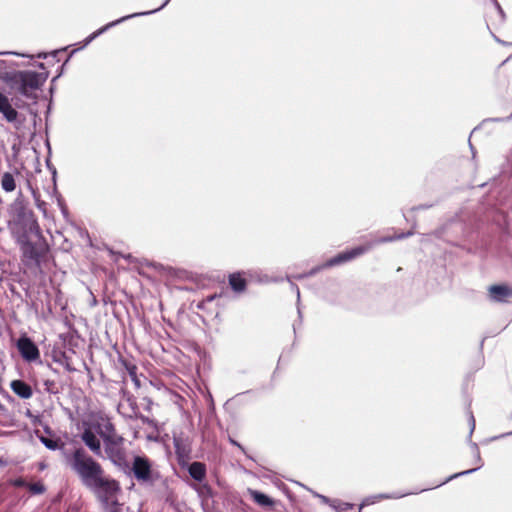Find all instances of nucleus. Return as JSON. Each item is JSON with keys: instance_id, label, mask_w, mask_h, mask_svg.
<instances>
[{"instance_id": "obj_15", "label": "nucleus", "mask_w": 512, "mask_h": 512, "mask_svg": "<svg viewBox=\"0 0 512 512\" xmlns=\"http://www.w3.org/2000/svg\"><path fill=\"white\" fill-rule=\"evenodd\" d=\"M16 241L18 244H20L24 257L32 260L37 259L38 253L35 249L34 244L31 241H29V237H25L23 240L19 239Z\"/></svg>"}, {"instance_id": "obj_11", "label": "nucleus", "mask_w": 512, "mask_h": 512, "mask_svg": "<svg viewBox=\"0 0 512 512\" xmlns=\"http://www.w3.org/2000/svg\"><path fill=\"white\" fill-rule=\"evenodd\" d=\"M489 297L494 302H504L512 296V290L506 285H492L488 289Z\"/></svg>"}, {"instance_id": "obj_25", "label": "nucleus", "mask_w": 512, "mask_h": 512, "mask_svg": "<svg viewBox=\"0 0 512 512\" xmlns=\"http://www.w3.org/2000/svg\"><path fill=\"white\" fill-rule=\"evenodd\" d=\"M105 509L107 512H123V507L118 502L105 506Z\"/></svg>"}, {"instance_id": "obj_36", "label": "nucleus", "mask_w": 512, "mask_h": 512, "mask_svg": "<svg viewBox=\"0 0 512 512\" xmlns=\"http://www.w3.org/2000/svg\"><path fill=\"white\" fill-rule=\"evenodd\" d=\"M231 442H232L234 445H236V446H238V447H240V448H241V446H240L237 442H235V441H233V440H232Z\"/></svg>"}, {"instance_id": "obj_4", "label": "nucleus", "mask_w": 512, "mask_h": 512, "mask_svg": "<svg viewBox=\"0 0 512 512\" xmlns=\"http://www.w3.org/2000/svg\"><path fill=\"white\" fill-rule=\"evenodd\" d=\"M47 73L18 71L6 76L7 82L22 95L29 97L32 91L39 89L46 81Z\"/></svg>"}, {"instance_id": "obj_13", "label": "nucleus", "mask_w": 512, "mask_h": 512, "mask_svg": "<svg viewBox=\"0 0 512 512\" xmlns=\"http://www.w3.org/2000/svg\"><path fill=\"white\" fill-rule=\"evenodd\" d=\"M409 494L410 493H391V494L380 493V494H376V495H371V496L366 497L363 500L362 506L373 505V504H375L381 500H385V499H400Z\"/></svg>"}, {"instance_id": "obj_5", "label": "nucleus", "mask_w": 512, "mask_h": 512, "mask_svg": "<svg viewBox=\"0 0 512 512\" xmlns=\"http://www.w3.org/2000/svg\"><path fill=\"white\" fill-rule=\"evenodd\" d=\"M89 489L95 491L98 494L104 507L110 504L118 502L117 493L120 488L115 480L109 479L103 475L99 483L93 484Z\"/></svg>"}, {"instance_id": "obj_1", "label": "nucleus", "mask_w": 512, "mask_h": 512, "mask_svg": "<svg viewBox=\"0 0 512 512\" xmlns=\"http://www.w3.org/2000/svg\"><path fill=\"white\" fill-rule=\"evenodd\" d=\"M68 465L85 487L99 483L104 471L101 465L89 456L83 448H77L67 458Z\"/></svg>"}, {"instance_id": "obj_33", "label": "nucleus", "mask_w": 512, "mask_h": 512, "mask_svg": "<svg viewBox=\"0 0 512 512\" xmlns=\"http://www.w3.org/2000/svg\"><path fill=\"white\" fill-rule=\"evenodd\" d=\"M293 288L295 289L296 291V294H297V300L299 301L300 300V290L298 288V286L292 284Z\"/></svg>"}, {"instance_id": "obj_16", "label": "nucleus", "mask_w": 512, "mask_h": 512, "mask_svg": "<svg viewBox=\"0 0 512 512\" xmlns=\"http://www.w3.org/2000/svg\"><path fill=\"white\" fill-rule=\"evenodd\" d=\"M472 447H473L475 455H476L477 467L473 468V469L466 470V471H462V472H459V473H456V474H453L450 477H448L444 482H442L440 485L445 484V483L449 482L450 480L458 478L460 476L471 474V473L475 472L476 470H478L479 468L482 467L483 463H482V459L480 457V452H479V448H478L477 444L473 443Z\"/></svg>"}, {"instance_id": "obj_37", "label": "nucleus", "mask_w": 512, "mask_h": 512, "mask_svg": "<svg viewBox=\"0 0 512 512\" xmlns=\"http://www.w3.org/2000/svg\"><path fill=\"white\" fill-rule=\"evenodd\" d=\"M144 422H148V418H142Z\"/></svg>"}, {"instance_id": "obj_7", "label": "nucleus", "mask_w": 512, "mask_h": 512, "mask_svg": "<svg viewBox=\"0 0 512 512\" xmlns=\"http://www.w3.org/2000/svg\"><path fill=\"white\" fill-rule=\"evenodd\" d=\"M134 477L140 482H152L153 472L151 463L146 457L135 456L132 463Z\"/></svg>"}, {"instance_id": "obj_17", "label": "nucleus", "mask_w": 512, "mask_h": 512, "mask_svg": "<svg viewBox=\"0 0 512 512\" xmlns=\"http://www.w3.org/2000/svg\"><path fill=\"white\" fill-rule=\"evenodd\" d=\"M248 493L254 500V502H256L258 505L262 507H269L274 504V501L269 496L262 492L253 489H248Z\"/></svg>"}, {"instance_id": "obj_18", "label": "nucleus", "mask_w": 512, "mask_h": 512, "mask_svg": "<svg viewBox=\"0 0 512 512\" xmlns=\"http://www.w3.org/2000/svg\"><path fill=\"white\" fill-rule=\"evenodd\" d=\"M188 471L190 476L197 481H202L206 475L205 465L201 462L191 463Z\"/></svg>"}, {"instance_id": "obj_14", "label": "nucleus", "mask_w": 512, "mask_h": 512, "mask_svg": "<svg viewBox=\"0 0 512 512\" xmlns=\"http://www.w3.org/2000/svg\"><path fill=\"white\" fill-rule=\"evenodd\" d=\"M12 391L22 399H29L32 396L31 387L22 380H14L11 382Z\"/></svg>"}, {"instance_id": "obj_29", "label": "nucleus", "mask_w": 512, "mask_h": 512, "mask_svg": "<svg viewBox=\"0 0 512 512\" xmlns=\"http://www.w3.org/2000/svg\"><path fill=\"white\" fill-rule=\"evenodd\" d=\"M469 424H470V435H471L475 429V418L472 413H470Z\"/></svg>"}, {"instance_id": "obj_6", "label": "nucleus", "mask_w": 512, "mask_h": 512, "mask_svg": "<svg viewBox=\"0 0 512 512\" xmlns=\"http://www.w3.org/2000/svg\"><path fill=\"white\" fill-rule=\"evenodd\" d=\"M104 447L107 457L116 465H121L125 460V453L122 448L123 438L118 435H105Z\"/></svg>"}, {"instance_id": "obj_21", "label": "nucleus", "mask_w": 512, "mask_h": 512, "mask_svg": "<svg viewBox=\"0 0 512 512\" xmlns=\"http://www.w3.org/2000/svg\"><path fill=\"white\" fill-rule=\"evenodd\" d=\"M103 427V430L101 431V437L104 439V436L105 435H117L115 433V428H114V425L109 421H105L102 425Z\"/></svg>"}, {"instance_id": "obj_23", "label": "nucleus", "mask_w": 512, "mask_h": 512, "mask_svg": "<svg viewBox=\"0 0 512 512\" xmlns=\"http://www.w3.org/2000/svg\"><path fill=\"white\" fill-rule=\"evenodd\" d=\"M27 487L33 494H41L45 490L44 486L41 483L28 484Z\"/></svg>"}, {"instance_id": "obj_19", "label": "nucleus", "mask_w": 512, "mask_h": 512, "mask_svg": "<svg viewBox=\"0 0 512 512\" xmlns=\"http://www.w3.org/2000/svg\"><path fill=\"white\" fill-rule=\"evenodd\" d=\"M229 284L235 292H242L246 288V281L240 273H233L229 276Z\"/></svg>"}, {"instance_id": "obj_10", "label": "nucleus", "mask_w": 512, "mask_h": 512, "mask_svg": "<svg viewBox=\"0 0 512 512\" xmlns=\"http://www.w3.org/2000/svg\"><path fill=\"white\" fill-rule=\"evenodd\" d=\"M81 439L96 456H102L100 440L91 429H85L81 435Z\"/></svg>"}, {"instance_id": "obj_24", "label": "nucleus", "mask_w": 512, "mask_h": 512, "mask_svg": "<svg viewBox=\"0 0 512 512\" xmlns=\"http://www.w3.org/2000/svg\"><path fill=\"white\" fill-rule=\"evenodd\" d=\"M174 446L178 455H182L186 452L179 438L174 437Z\"/></svg>"}, {"instance_id": "obj_2", "label": "nucleus", "mask_w": 512, "mask_h": 512, "mask_svg": "<svg viewBox=\"0 0 512 512\" xmlns=\"http://www.w3.org/2000/svg\"><path fill=\"white\" fill-rule=\"evenodd\" d=\"M410 235H412V232L401 233V234H398L395 236H387V237H382V238L376 239V240L371 241L365 245L358 246L351 250L339 253L335 257L329 259L323 265L313 268L306 274L294 275L292 277L294 279H302L307 276H312L323 268L333 267V266H337V265L343 264L345 262L351 261V260L363 255L364 253H366L367 251H369L371 248H373L375 245H377L379 243H386V242H392L394 240H400V239L406 238Z\"/></svg>"}, {"instance_id": "obj_28", "label": "nucleus", "mask_w": 512, "mask_h": 512, "mask_svg": "<svg viewBox=\"0 0 512 512\" xmlns=\"http://www.w3.org/2000/svg\"><path fill=\"white\" fill-rule=\"evenodd\" d=\"M318 497L321 499V501L325 504H329L330 506H332L334 509H337V505H336V501H331L328 497L326 496H323V495H318Z\"/></svg>"}, {"instance_id": "obj_8", "label": "nucleus", "mask_w": 512, "mask_h": 512, "mask_svg": "<svg viewBox=\"0 0 512 512\" xmlns=\"http://www.w3.org/2000/svg\"><path fill=\"white\" fill-rule=\"evenodd\" d=\"M16 346L25 361L34 362L40 358L38 347L26 334L19 337Z\"/></svg>"}, {"instance_id": "obj_35", "label": "nucleus", "mask_w": 512, "mask_h": 512, "mask_svg": "<svg viewBox=\"0 0 512 512\" xmlns=\"http://www.w3.org/2000/svg\"><path fill=\"white\" fill-rule=\"evenodd\" d=\"M38 67H39L40 69H44V68H45V65H44V63H38Z\"/></svg>"}, {"instance_id": "obj_22", "label": "nucleus", "mask_w": 512, "mask_h": 512, "mask_svg": "<svg viewBox=\"0 0 512 512\" xmlns=\"http://www.w3.org/2000/svg\"><path fill=\"white\" fill-rule=\"evenodd\" d=\"M41 442L44 446L50 450H56L58 448V442L46 437H41Z\"/></svg>"}, {"instance_id": "obj_30", "label": "nucleus", "mask_w": 512, "mask_h": 512, "mask_svg": "<svg viewBox=\"0 0 512 512\" xmlns=\"http://www.w3.org/2000/svg\"><path fill=\"white\" fill-rule=\"evenodd\" d=\"M351 508H352V505L349 503H343L340 506H337V509H339L340 511H347Z\"/></svg>"}, {"instance_id": "obj_20", "label": "nucleus", "mask_w": 512, "mask_h": 512, "mask_svg": "<svg viewBox=\"0 0 512 512\" xmlns=\"http://www.w3.org/2000/svg\"><path fill=\"white\" fill-rule=\"evenodd\" d=\"M1 187L5 192H12L15 190L16 182L14 176L11 173L5 172L2 175Z\"/></svg>"}, {"instance_id": "obj_12", "label": "nucleus", "mask_w": 512, "mask_h": 512, "mask_svg": "<svg viewBox=\"0 0 512 512\" xmlns=\"http://www.w3.org/2000/svg\"><path fill=\"white\" fill-rule=\"evenodd\" d=\"M0 113L8 122H14L17 119L18 112L11 106L9 99L0 92Z\"/></svg>"}, {"instance_id": "obj_34", "label": "nucleus", "mask_w": 512, "mask_h": 512, "mask_svg": "<svg viewBox=\"0 0 512 512\" xmlns=\"http://www.w3.org/2000/svg\"><path fill=\"white\" fill-rule=\"evenodd\" d=\"M37 57L38 58H46V54L45 53H39Z\"/></svg>"}, {"instance_id": "obj_32", "label": "nucleus", "mask_w": 512, "mask_h": 512, "mask_svg": "<svg viewBox=\"0 0 512 512\" xmlns=\"http://www.w3.org/2000/svg\"><path fill=\"white\" fill-rule=\"evenodd\" d=\"M510 435H512V431H511V432H508V433L501 434V435H499V436H496V437H494V438H493V440L500 439V438H504V437H506V436H510Z\"/></svg>"}, {"instance_id": "obj_31", "label": "nucleus", "mask_w": 512, "mask_h": 512, "mask_svg": "<svg viewBox=\"0 0 512 512\" xmlns=\"http://www.w3.org/2000/svg\"><path fill=\"white\" fill-rule=\"evenodd\" d=\"M492 2L494 3L496 9L498 10L499 14L504 17V11L503 9L501 8V6L499 5V3L497 2V0H492Z\"/></svg>"}, {"instance_id": "obj_27", "label": "nucleus", "mask_w": 512, "mask_h": 512, "mask_svg": "<svg viewBox=\"0 0 512 512\" xmlns=\"http://www.w3.org/2000/svg\"><path fill=\"white\" fill-rule=\"evenodd\" d=\"M12 485L15 487H27L28 484L23 478H17L11 481Z\"/></svg>"}, {"instance_id": "obj_26", "label": "nucleus", "mask_w": 512, "mask_h": 512, "mask_svg": "<svg viewBox=\"0 0 512 512\" xmlns=\"http://www.w3.org/2000/svg\"><path fill=\"white\" fill-rule=\"evenodd\" d=\"M215 298H216V296H215V295L208 296L205 300H203V301L199 302V303L197 304V307H198L199 309H204V308H205V306H206L208 303L212 302Z\"/></svg>"}, {"instance_id": "obj_3", "label": "nucleus", "mask_w": 512, "mask_h": 512, "mask_svg": "<svg viewBox=\"0 0 512 512\" xmlns=\"http://www.w3.org/2000/svg\"><path fill=\"white\" fill-rule=\"evenodd\" d=\"M8 229L16 240H23L30 235H40V228L33 213L24 208H18L12 213Z\"/></svg>"}, {"instance_id": "obj_9", "label": "nucleus", "mask_w": 512, "mask_h": 512, "mask_svg": "<svg viewBox=\"0 0 512 512\" xmlns=\"http://www.w3.org/2000/svg\"><path fill=\"white\" fill-rule=\"evenodd\" d=\"M170 2V0H165L164 3L154 9V10H151V11H146V12H139V13H133V14H130V15H127V16H123L115 21H112L108 24H106L105 26L99 28L98 30H96L95 32H93L92 34H90L86 39H85V45L89 44L91 41H93L96 37H98L99 35H101L102 33H104L105 31H107L108 29L128 20V19H131V18H135V17H139V16H144V15H149V14H152V13H155L157 11H160L161 9H163L168 3Z\"/></svg>"}]
</instances>
